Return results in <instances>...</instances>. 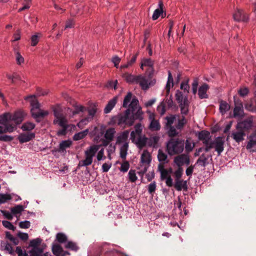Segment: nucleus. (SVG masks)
Returning <instances> with one entry per match:
<instances>
[{"instance_id":"1","label":"nucleus","mask_w":256,"mask_h":256,"mask_svg":"<svg viewBox=\"0 0 256 256\" xmlns=\"http://www.w3.org/2000/svg\"><path fill=\"white\" fill-rule=\"evenodd\" d=\"M166 126L168 134L170 137H176L179 136L180 133L187 123V120L184 116L171 115L166 116Z\"/></svg>"},{"instance_id":"2","label":"nucleus","mask_w":256,"mask_h":256,"mask_svg":"<svg viewBox=\"0 0 256 256\" xmlns=\"http://www.w3.org/2000/svg\"><path fill=\"white\" fill-rule=\"evenodd\" d=\"M138 100L136 97L132 98V94L130 92H128L124 100L122 106L125 108L128 107V108H130L132 115L130 116V118L132 120L133 124L135 120H140L142 119L143 112L142 108L138 106Z\"/></svg>"},{"instance_id":"3","label":"nucleus","mask_w":256,"mask_h":256,"mask_svg":"<svg viewBox=\"0 0 256 256\" xmlns=\"http://www.w3.org/2000/svg\"><path fill=\"white\" fill-rule=\"evenodd\" d=\"M54 114L55 117L53 122L54 124H58L62 128L61 130L58 131L57 134L58 136H64L68 130H72V129H74L75 128L74 125L68 124L66 118L60 110L54 108Z\"/></svg>"},{"instance_id":"4","label":"nucleus","mask_w":256,"mask_h":256,"mask_svg":"<svg viewBox=\"0 0 256 256\" xmlns=\"http://www.w3.org/2000/svg\"><path fill=\"white\" fill-rule=\"evenodd\" d=\"M170 138L166 146L168 153L171 156L181 154L184 149V140L179 138H174V137Z\"/></svg>"},{"instance_id":"5","label":"nucleus","mask_w":256,"mask_h":256,"mask_svg":"<svg viewBox=\"0 0 256 256\" xmlns=\"http://www.w3.org/2000/svg\"><path fill=\"white\" fill-rule=\"evenodd\" d=\"M130 108H127L124 114H120L114 116L110 119V124L112 125L117 124L120 126H131L133 124V122L130 120Z\"/></svg>"},{"instance_id":"6","label":"nucleus","mask_w":256,"mask_h":256,"mask_svg":"<svg viewBox=\"0 0 256 256\" xmlns=\"http://www.w3.org/2000/svg\"><path fill=\"white\" fill-rule=\"evenodd\" d=\"M42 240L37 238L30 241V246L33 248L29 252L30 256H42V249L38 246L40 244Z\"/></svg>"},{"instance_id":"7","label":"nucleus","mask_w":256,"mask_h":256,"mask_svg":"<svg viewBox=\"0 0 256 256\" xmlns=\"http://www.w3.org/2000/svg\"><path fill=\"white\" fill-rule=\"evenodd\" d=\"M150 74L148 76H146L138 75L136 84H139L142 88L144 90H146L149 88L150 84V80L151 79Z\"/></svg>"},{"instance_id":"8","label":"nucleus","mask_w":256,"mask_h":256,"mask_svg":"<svg viewBox=\"0 0 256 256\" xmlns=\"http://www.w3.org/2000/svg\"><path fill=\"white\" fill-rule=\"evenodd\" d=\"M252 120L250 118H247L242 122L238 123L236 130H241L244 132L250 130L252 126Z\"/></svg>"},{"instance_id":"9","label":"nucleus","mask_w":256,"mask_h":256,"mask_svg":"<svg viewBox=\"0 0 256 256\" xmlns=\"http://www.w3.org/2000/svg\"><path fill=\"white\" fill-rule=\"evenodd\" d=\"M212 142L214 143V147L215 148V150L218 152V156L220 155L224 150V141L223 137L218 136Z\"/></svg>"},{"instance_id":"10","label":"nucleus","mask_w":256,"mask_h":256,"mask_svg":"<svg viewBox=\"0 0 256 256\" xmlns=\"http://www.w3.org/2000/svg\"><path fill=\"white\" fill-rule=\"evenodd\" d=\"M174 162L178 166L182 167L184 164L188 165L190 163V160L187 155L182 154L176 156Z\"/></svg>"},{"instance_id":"11","label":"nucleus","mask_w":256,"mask_h":256,"mask_svg":"<svg viewBox=\"0 0 256 256\" xmlns=\"http://www.w3.org/2000/svg\"><path fill=\"white\" fill-rule=\"evenodd\" d=\"M234 19L238 22H246L248 16L240 9L237 8L233 14Z\"/></svg>"},{"instance_id":"12","label":"nucleus","mask_w":256,"mask_h":256,"mask_svg":"<svg viewBox=\"0 0 256 256\" xmlns=\"http://www.w3.org/2000/svg\"><path fill=\"white\" fill-rule=\"evenodd\" d=\"M35 134L34 132L22 133L18 137V140L20 143L28 142L34 138Z\"/></svg>"},{"instance_id":"13","label":"nucleus","mask_w":256,"mask_h":256,"mask_svg":"<svg viewBox=\"0 0 256 256\" xmlns=\"http://www.w3.org/2000/svg\"><path fill=\"white\" fill-rule=\"evenodd\" d=\"M246 136L245 132L241 130H237L236 132L232 133L231 137L237 142L239 143L244 140V136Z\"/></svg>"},{"instance_id":"14","label":"nucleus","mask_w":256,"mask_h":256,"mask_svg":"<svg viewBox=\"0 0 256 256\" xmlns=\"http://www.w3.org/2000/svg\"><path fill=\"white\" fill-rule=\"evenodd\" d=\"M174 187L178 191H180L182 189L184 190H187V182L182 179L175 180V184H174Z\"/></svg>"},{"instance_id":"15","label":"nucleus","mask_w":256,"mask_h":256,"mask_svg":"<svg viewBox=\"0 0 256 256\" xmlns=\"http://www.w3.org/2000/svg\"><path fill=\"white\" fill-rule=\"evenodd\" d=\"M208 85L206 83L203 84L198 89V95L200 99L208 98V95L206 94L207 90L209 89Z\"/></svg>"},{"instance_id":"16","label":"nucleus","mask_w":256,"mask_h":256,"mask_svg":"<svg viewBox=\"0 0 256 256\" xmlns=\"http://www.w3.org/2000/svg\"><path fill=\"white\" fill-rule=\"evenodd\" d=\"M129 136V131L128 130H124L121 132L116 138V144H120L122 143L128 142H127Z\"/></svg>"},{"instance_id":"17","label":"nucleus","mask_w":256,"mask_h":256,"mask_svg":"<svg viewBox=\"0 0 256 256\" xmlns=\"http://www.w3.org/2000/svg\"><path fill=\"white\" fill-rule=\"evenodd\" d=\"M99 148L100 146L98 145L93 144L91 146L84 152L85 156H90L93 158Z\"/></svg>"},{"instance_id":"18","label":"nucleus","mask_w":256,"mask_h":256,"mask_svg":"<svg viewBox=\"0 0 256 256\" xmlns=\"http://www.w3.org/2000/svg\"><path fill=\"white\" fill-rule=\"evenodd\" d=\"M244 106L246 110L256 112V94L249 102L245 104Z\"/></svg>"},{"instance_id":"19","label":"nucleus","mask_w":256,"mask_h":256,"mask_svg":"<svg viewBox=\"0 0 256 256\" xmlns=\"http://www.w3.org/2000/svg\"><path fill=\"white\" fill-rule=\"evenodd\" d=\"M117 101H118V97L117 96H115L114 98H112V100H110L104 109V112L105 114L110 113L111 112V110H112V108L116 106V104L117 102Z\"/></svg>"},{"instance_id":"20","label":"nucleus","mask_w":256,"mask_h":256,"mask_svg":"<svg viewBox=\"0 0 256 256\" xmlns=\"http://www.w3.org/2000/svg\"><path fill=\"white\" fill-rule=\"evenodd\" d=\"M138 136V138L134 143L136 144L138 148L141 149L146 146L148 138L145 136H142V134Z\"/></svg>"},{"instance_id":"21","label":"nucleus","mask_w":256,"mask_h":256,"mask_svg":"<svg viewBox=\"0 0 256 256\" xmlns=\"http://www.w3.org/2000/svg\"><path fill=\"white\" fill-rule=\"evenodd\" d=\"M24 116V114L22 112H16L14 114L13 116L12 117L11 116V120H13L16 124H18L23 121Z\"/></svg>"},{"instance_id":"22","label":"nucleus","mask_w":256,"mask_h":256,"mask_svg":"<svg viewBox=\"0 0 256 256\" xmlns=\"http://www.w3.org/2000/svg\"><path fill=\"white\" fill-rule=\"evenodd\" d=\"M26 99L30 101V105L32 107L31 108L32 113V111L35 112L36 110L39 109L40 104L38 102V101L36 100L34 96H30L27 97Z\"/></svg>"},{"instance_id":"23","label":"nucleus","mask_w":256,"mask_h":256,"mask_svg":"<svg viewBox=\"0 0 256 256\" xmlns=\"http://www.w3.org/2000/svg\"><path fill=\"white\" fill-rule=\"evenodd\" d=\"M48 111L40 110L38 112L32 111V116L36 119V122H40V118H43L48 116Z\"/></svg>"},{"instance_id":"24","label":"nucleus","mask_w":256,"mask_h":256,"mask_svg":"<svg viewBox=\"0 0 256 256\" xmlns=\"http://www.w3.org/2000/svg\"><path fill=\"white\" fill-rule=\"evenodd\" d=\"M116 134V130L115 128H110L106 130L104 137L106 140L112 141L114 140Z\"/></svg>"},{"instance_id":"25","label":"nucleus","mask_w":256,"mask_h":256,"mask_svg":"<svg viewBox=\"0 0 256 256\" xmlns=\"http://www.w3.org/2000/svg\"><path fill=\"white\" fill-rule=\"evenodd\" d=\"M163 2L162 0H160L158 2V6L159 8L156 9L152 14V18L153 20H157L161 14H162L163 12Z\"/></svg>"},{"instance_id":"26","label":"nucleus","mask_w":256,"mask_h":256,"mask_svg":"<svg viewBox=\"0 0 256 256\" xmlns=\"http://www.w3.org/2000/svg\"><path fill=\"white\" fill-rule=\"evenodd\" d=\"M244 114V106H234V118H242Z\"/></svg>"},{"instance_id":"27","label":"nucleus","mask_w":256,"mask_h":256,"mask_svg":"<svg viewBox=\"0 0 256 256\" xmlns=\"http://www.w3.org/2000/svg\"><path fill=\"white\" fill-rule=\"evenodd\" d=\"M72 144V142L70 140H63L60 144L58 151V152H64L66 148H70Z\"/></svg>"},{"instance_id":"28","label":"nucleus","mask_w":256,"mask_h":256,"mask_svg":"<svg viewBox=\"0 0 256 256\" xmlns=\"http://www.w3.org/2000/svg\"><path fill=\"white\" fill-rule=\"evenodd\" d=\"M128 148V142H125L120 148V156L123 160H126Z\"/></svg>"},{"instance_id":"29","label":"nucleus","mask_w":256,"mask_h":256,"mask_svg":"<svg viewBox=\"0 0 256 256\" xmlns=\"http://www.w3.org/2000/svg\"><path fill=\"white\" fill-rule=\"evenodd\" d=\"M123 78L128 82L130 84H136L138 80V76H135L128 73H125L123 74Z\"/></svg>"},{"instance_id":"30","label":"nucleus","mask_w":256,"mask_h":256,"mask_svg":"<svg viewBox=\"0 0 256 256\" xmlns=\"http://www.w3.org/2000/svg\"><path fill=\"white\" fill-rule=\"evenodd\" d=\"M1 246L4 248V250L7 251L10 254L14 256V250L11 244L8 242H1Z\"/></svg>"},{"instance_id":"31","label":"nucleus","mask_w":256,"mask_h":256,"mask_svg":"<svg viewBox=\"0 0 256 256\" xmlns=\"http://www.w3.org/2000/svg\"><path fill=\"white\" fill-rule=\"evenodd\" d=\"M24 206L22 205H16L14 207L10 208L12 214L16 217H18V214H20L24 210Z\"/></svg>"},{"instance_id":"32","label":"nucleus","mask_w":256,"mask_h":256,"mask_svg":"<svg viewBox=\"0 0 256 256\" xmlns=\"http://www.w3.org/2000/svg\"><path fill=\"white\" fill-rule=\"evenodd\" d=\"M158 158L160 162L164 163H168L169 161L168 160V155L164 153L161 149H160L158 150Z\"/></svg>"},{"instance_id":"33","label":"nucleus","mask_w":256,"mask_h":256,"mask_svg":"<svg viewBox=\"0 0 256 256\" xmlns=\"http://www.w3.org/2000/svg\"><path fill=\"white\" fill-rule=\"evenodd\" d=\"M11 120V115L9 113H4L0 116V124L4 126Z\"/></svg>"},{"instance_id":"34","label":"nucleus","mask_w":256,"mask_h":256,"mask_svg":"<svg viewBox=\"0 0 256 256\" xmlns=\"http://www.w3.org/2000/svg\"><path fill=\"white\" fill-rule=\"evenodd\" d=\"M64 247L66 248L70 249L74 252H77L79 249V246L76 243L72 241H68Z\"/></svg>"},{"instance_id":"35","label":"nucleus","mask_w":256,"mask_h":256,"mask_svg":"<svg viewBox=\"0 0 256 256\" xmlns=\"http://www.w3.org/2000/svg\"><path fill=\"white\" fill-rule=\"evenodd\" d=\"M141 162L147 164H149L151 162L150 154L146 150H144L141 156Z\"/></svg>"},{"instance_id":"36","label":"nucleus","mask_w":256,"mask_h":256,"mask_svg":"<svg viewBox=\"0 0 256 256\" xmlns=\"http://www.w3.org/2000/svg\"><path fill=\"white\" fill-rule=\"evenodd\" d=\"M42 37V33H36V34L32 35L30 38L31 46H36Z\"/></svg>"},{"instance_id":"37","label":"nucleus","mask_w":256,"mask_h":256,"mask_svg":"<svg viewBox=\"0 0 256 256\" xmlns=\"http://www.w3.org/2000/svg\"><path fill=\"white\" fill-rule=\"evenodd\" d=\"M88 132V130L86 129V130L80 132L76 134L73 136L74 140L77 141L84 138Z\"/></svg>"},{"instance_id":"38","label":"nucleus","mask_w":256,"mask_h":256,"mask_svg":"<svg viewBox=\"0 0 256 256\" xmlns=\"http://www.w3.org/2000/svg\"><path fill=\"white\" fill-rule=\"evenodd\" d=\"M138 56V53L134 54L130 60L128 62L127 64L120 66V69L126 68L132 66L136 62Z\"/></svg>"},{"instance_id":"39","label":"nucleus","mask_w":256,"mask_h":256,"mask_svg":"<svg viewBox=\"0 0 256 256\" xmlns=\"http://www.w3.org/2000/svg\"><path fill=\"white\" fill-rule=\"evenodd\" d=\"M208 158V156H206L205 154H203L198 158L196 162V164H198L204 167L208 164L207 160Z\"/></svg>"},{"instance_id":"40","label":"nucleus","mask_w":256,"mask_h":256,"mask_svg":"<svg viewBox=\"0 0 256 256\" xmlns=\"http://www.w3.org/2000/svg\"><path fill=\"white\" fill-rule=\"evenodd\" d=\"M230 108V105L225 101L222 100L220 104V110L222 114H224Z\"/></svg>"},{"instance_id":"41","label":"nucleus","mask_w":256,"mask_h":256,"mask_svg":"<svg viewBox=\"0 0 256 256\" xmlns=\"http://www.w3.org/2000/svg\"><path fill=\"white\" fill-rule=\"evenodd\" d=\"M36 126L34 124L30 122H26L22 125L21 128L24 131H30L34 129Z\"/></svg>"},{"instance_id":"42","label":"nucleus","mask_w":256,"mask_h":256,"mask_svg":"<svg viewBox=\"0 0 256 256\" xmlns=\"http://www.w3.org/2000/svg\"><path fill=\"white\" fill-rule=\"evenodd\" d=\"M149 127L152 130H158L160 128L159 122L154 118L152 120Z\"/></svg>"},{"instance_id":"43","label":"nucleus","mask_w":256,"mask_h":256,"mask_svg":"<svg viewBox=\"0 0 256 256\" xmlns=\"http://www.w3.org/2000/svg\"><path fill=\"white\" fill-rule=\"evenodd\" d=\"M52 251L56 256H58L63 252L62 248L58 244H55L52 246Z\"/></svg>"},{"instance_id":"44","label":"nucleus","mask_w":256,"mask_h":256,"mask_svg":"<svg viewBox=\"0 0 256 256\" xmlns=\"http://www.w3.org/2000/svg\"><path fill=\"white\" fill-rule=\"evenodd\" d=\"M56 240L59 243L62 244L67 242L68 238L64 234L58 232L56 235Z\"/></svg>"},{"instance_id":"45","label":"nucleus","mask_w":256,"mask_h":256,"mask_svg":"<svg viewBox=\"0 0 256 256\" xmlns=\"http://www.w3.org/2000/svg\"><path fill=\"white\" fill-rule=\"evenodd\" d=\"M12 199V196L10 194L0 193V204H4L8 200Z\"/></svg>"},{"instance_id":"46","label":"nucleus","mask_w":256,"mask_h":256,"mask_svg":"<svg viewBox=\"0 0 256 256\" xmlns=\"http://www.w3.org/2000/svg\"><path fill=\"white\" fill-rule=\"evenodd\" d=\"M154 62L150 58L144 59L142 62V64L140 66L141 68H142L143 66H148L152 70H153L152 66Z\"/></svg>"},{"instance_id":"47","label":"nucleus","mask_w":256,"mask_h":256,"mask_svg":"<svg viewBox=\"0 0 256 256\" xmlns=\"http://www.w3.org/2000/svg\"><path fill=\"white\" fill-rule=\"evenodd\" d=\"M31 4V0H23L22 3L23 6L18 9V12H20L28 10L30 8Z\"/></svg>"},{"instance_id":"48","label":"nucleus","mask_w":256,"mask_h":256,"mask_svg":"<svg viewBox=\"0 0 256 256\" xmlns=\"http://www.w3.org/2000/svg\"><path fill=\"white\" fill-rule=\"evenodd\" d=\"M194 144L192 142V140L190 139H187L186 141V150L189 152H191L194 147Z\"/></svg>"},{"instance_id":"49","label":"nucleus","mask_w":256,"mask_h":256,"mask_svg":"<svg viewBox=\"0 0 256 256\" xmlns=\"http://www.w3.org/2000/svg\"><path fill=\"white\" fill-rule=\"evenodd\" d=\"M210 133L206 130L201 131L198 134V138L200 140L207 139L210 137Z\"/></svg>"},{"instance_id":"50","label":"nucleus","mask_w":256,"mask_h":256,"mask_svg":"<svg viewBox=\"0 0 256 256\" xmlns=\"http://www.w3.org/2000/svg\"><path fill=\"white\" fill-rule=\"evenodd\" d=\"M2 224L4 226L8 228V230L14 231L16 229V228L9 221L3 220L2 221Z\"/></svg>"},{"instance_id":"51","label":"nucleus","mask_w":256,"mask_h":256,"mask_svg":"<svg viewBox=\"0 0 256 256\" xmlns=\"http://www.w3.org/2000/svg\"><path fill=\"white\" fill-rule=\"evenodd\" d=\"M185 98L186 97L184 96L182 92L180 90L176 91V98L178 103L185 100Z\"/></svg>"},{"instance_id":"52","label":"nucleus","mask_w":256,"mask_h":256,"mask_svg":"<svg viewBox=\"0 0 256 256\" xmlns=\"http://www.w3.org/2000/svg\"><path fill=\"white\" fill-rule=\"evenodd\" d=\"M14 50L16 55V62L18 64H20L24 62V58L22 56L20 53L16 50V48H14Z\"/></svg>"},{"instance_id":"53","label":"nucleus","mask_w":256,"mask_h":256,"mask_svg":"<svg viewBox=\"0 0 256 256\" xmlns=\"http://www.w3.org/2000/svg\"><path fill=\"white\" fill-rule=\"evenodd\" d=\"M124 162L122 164L120 168V170L122 172H126L130 168V164L128 162L124 160Z\"/></svg>"},{"instance_id":"54","label":"nucleus","mask_w":256,"mask_h":256,"mask_svg":"<svg viewBox=\"0 0 256 256\" xmlns=\"http://www.w3.org/2000/svg\"><path fill=\"white\" fill-rule=\"evenodd\" d=\"M183 173V168L182 167L178 166V168L174 172V174L176 178L175 180L180 179Z\"/></svg>"},{"instance_id":"55","label":"nucleus","mask_w":256,"mask_h":256,"mask_svg":"<svg viewBox=\"0 0 256 256\" xmlns=\"http://www.w3.org/2000/svg\"><path fill=\"white\" fill-rule=\"evenodd\" d=\"M249 93V90L247 88H242L238 90V94L242 97L246 96Z\"/></svg>"},{"instance_id":"56","label":"nucleus","mask_w":256,"mask_h":256,"mask_svg":"<svg viewBox=\"0 0 256 256\" xmlns=\"http://www.w3.org/2000/svg\"><path fill=\"white\" fill-rule=\"evenodd\" d=\"M128 177L130 182H135L137 180L136 172L134 170H130L128 172Z\"/></svg>"},{"instance_id":"57","label":"nucleus","mask_w":256,"mask_h":256,"mask_svg":"<svg viewBox=\"0 0 256 256\" xmlns=\"http://www.w3.org/2000/svg\"><path fill=\"white\" fill-rule=\"evenodd\" d=\"M6 132H12L16 128L15 126L10 122V121L4 126Z\"/></svg>"},{"instance_id":"58","label":"nucleus","mask_w":256,"mask_h":256,"mask_svg":"<svg viewBox=\"0 0 256 256\" xmlns=\"http://www.w3.org/2000/svg\"><path fill=\"white\" fill-rule=\"evenodd\" d=\"M90 120L87 118L86 117L82 119L78 124V126L82 129L84 128V126L86 125Z\"/></svg>"},{"instance_id":"59","label":"nucleus","mask_w":256,"mask_h":256,"mask_svg":"<svg viewBox=\"0 0 256 256\" xmlns=\"http://www.w3.org/2000/svg\"><path fill=\"white\" fill-rule=\"evenodd\" d=\"M134 131L136 132L137 136L142 134V128L141 124L138 123L135 125Z\"/></svg>"},{"instance_id":"60","label":"nucleus","mask_w":256,"mask_h":256,"mask_svg":"<svg viewBox=\"0 0 256 256\" xmlns=\"http://www.w3.org/2000/svg\"><path fill=\"white\" fill-rule=\"evenodd\" d=\"M0 212L4 216V217L9 220H11L13 218L12 214L8 212L0 210Z\"/></svg>"},{"instance_id":"61","label":"nucleus","mask_w":256,"mask_h":256,"mask_svg":"<svg viewBox=\"0 0 256 256\" xmlns=\"http://www.w3.org/2000/svg\"><path fill=\"white\" fill-rule=\"evenodd\" d=\"M14 138L12 136L8 135H1L0 136V141L10 142L13 140Z\"/></svg>"},{"instance_id":"62","label":"nucleus","mask_w":256,"mask_h":256,"mask_svg":"<svg viewBox=\"0 0 256 256\" xmlns=\"http://www.w3.org/2000/svg\"><path fill=\"white\" fill-rule=\"evenodd\" d=\"M30 226V222L28 220H24L23 222H20L19 223V226L21 228H28Z\"/></svg>"},{"instance_id":"63","label":"nucleus","mask_w":256,"mask_h":256,"mask_svg":"<svg viewBox=\"0 0 256 256\" xmlns=\"http://www.w3.org/2000/svg\"><path fill=\"white\" fill-rule=\"evenodd\" d=\"M156 184L155 182L150 183L148 186V191L150 194H152L156 190Z\"/></svg>"},{"instance_id":"64","label":"nucleus","mask_w":256,"mask_h":256,"mask_svg":"<svg viewBox=\"0 0 256 256\" xmlns=\"http://www.w3.org/2000/svg\"><path fill=\"white\" fill-rule=\"evenodd\" d=\"M16 252L18 254V256H28V254L26 252H23L20 246H17L16 248Z\"/></svg>"}]
</instances>
